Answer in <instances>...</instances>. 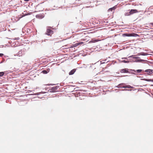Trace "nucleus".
I'll return each mask as SVG.
<instances>
[{"label": "nucleus", "mask_w": 153, "mask_h": 153, "mask_svg": "<svg viewBox=\"0 0 153 153\" xmlns=\"http://www.w3.org/2000/svg\"><path fill=\"white\" fill-rule=\"evenodd\" d=\"M51 27H48L46 32L45 33V34L48 35V36H50L53 33V31H52L51 29Z\"/></svg>", "instance_id": "1"}, {"label": "nucleus", "mask_w": 153, "mask_h": 153, "mask_svg": "<svg viewBox=\"0 0 153 153\" xmlns=\"http://www.w3.org/2000/svg\"><path fill=\"white\" fill-rule=\"evenodd\" d=\"M138 36V35L136 33H134L133 35H131V34H128V33H124L123 34V37L125 36Z\"/></svg>", "instance_id": "2"}, {"label": "nucleus", "mask_w": 153, "mask_h": 153, "mask_svg": "<svg viewBox=\"0 0 153 153\" xmlns=\"http://www.w3.org/2000/svg\"><path fill=\"white\" fill-rule=\"evenodd\" d=\"M44 16L43 14H40L36 15V18L41 19L43 18Z\"/></svg>", "instance_id": "3"}, {"label": "nucleus", "mask_w": 153, "mask_h": 153, "mask_svg": "<svg viewBox=\"0 0 153 153\" xmlns=\"http://www.w3.org/2000/svg\"><path fill=\"white\" fill-rule=\"evenodd\" d=\"M143 71L147 73V74L148 75L152 74L153 73V70L152 69H147Z\"/></svg>", "instance_id": "4"}, {"label": "nucleus", "mask_w": 153, "mask_h": 153, "mask_svg": "<svg viewBox=\"0 0 153 153\" xmlns=\"http://www.w3.org/2000/svg\"><path fill=\"white\" fill-rule=\"evenodd\" d=\"M129 12L131 14H132L134 13L138 12V11L136 9H131L130 10Z\"/></svg>", "instance_id": "5"}, {"label": "nucleus", "mask_w": 153, "mask_h": 153, "mask_svg": "<svg viewBox=\"0 0 153 153\" xmlns=\"http://www.w3.org/2000/svg\"><path fill=\"white\" fill-rule=\"evenodd\" d=\"M128 70V69L126 68L123 69L121 70L120 72L121 73H129Z\"/></svg>", "instance_id": "6"}, {"label": "nucleus", "mask_w": 153, "mask_h": 153, "mask_svg": "<svg viewBox=\"0 0 153 153\" xmlns=\"http://www.w3.org/2000/svg\"><path fill=\"white\" fill-rule=\"evenodd\" d=\"M59 86H56L55 87H53L52 88V91H53V92H55L56 91V90H57V89L59 88Z\"/></svg>", "instance_id": "7"}, {"label": "nucleus", "mask_w": 153, "mask_h": 153, "mask_svg": "<svg viewBox=\"0 0 153 153\" xmlns=\"http://www.w3.org/2000/svg\"><path fill=\"white\" fill-rule=\"evenodd\" d=\"M50 70V69L49 68H48L46 70H44L43 71H42V73L45 74H47L49 72Z\"/></svg>", "instance_id": "8"}, {"label": "nucleus", "mask_w": 153, "mask_h": 153, "mask_svg": "<svg viewBox=\"0 0 153 153\" xmlns=\"http://www.w3.org/2000/svg\"><path fill=\"white\" fill-rule=\"evenodd\" d=\"M76 71V69H74L72 70H71L69 73V75H71L74 74L75 72Z\"/></svg>", "instance_id": "9"}, {"label": "nucleus", "mask_w": 153, "mask_h": 153, "mask_svg": "<svg viewBox=\"0 0 153 153\" xmlns=\"http://www.w3.org/2000/svg\"><path fill=\"white\" fill-rule=\"evenodd\" d=\"M149 55V54H147V53L142 52L140 53H138V55H143V56H146Z\"/></svg>", "instance_id": "10"}, {"label": "nucleus", "mask_w": 153, "mask_h": 153, "mask_svg": "<svg viewBox=\"0 0 153 153\" xmlns=\"http://www.w3.org/2000/svg\"><path fill=\"white\" fill-rule=\"evenodd\" d=\"M131 71H133L134 72H137L138 73H140L141 71H143L141 69H138L137 70H131Z\"/></svg>", "instance_id": "11"}, {"label": "nucleus", "mask_w": 153, "mask_h": 153, "mask_svg": "<svg viewBox=\"0 0 153 153\" xmlns=\"http://www.w3.org/2000/svg\"><path fill=\"white\" fill-rule=\"evenodd\" d=\"M141 79L145 81L153 82V80L150 79Z\"/></svg>", "instance_id": "12"}, {"label": "nucleus", "mask_w": 153, "mask_h": 153, "mask_svg": "<svg viewBox=\"0 0 153 153\" xmlns=\"http://www.w3.org/2000/svg\"><path fill=\"white\" fill-rule=\"evenodd\" d=\"M124 84V83H121L119 84L117 86H115V87L117 88H122V87H123L122 85Z\"/></svg>", "instance_id": "13"}, {"label": "nucleus", "mask_w": 153, "mask_h": 153, "mask_svg": "<svg viewBox=\"0 0 153 153\" xmlns=\"http://www.w3.org/2000/svg\"><path fill=\"white\" fill-rule=\"evenodd\" d=\"M146 61V60L142 59H140L139 60H135V62H145Z\"/></svg>", "instance_id": "14"}, {"label": "nucleus", "mask_w": 153, "mask_h": 153, "mask_svg": "<svg viewBox=\"0 0 153 153\" xmlns=\"http://www.w3.org/2000/svg\"><path fill=\"white\" fill-rule=\"evenodd\" d=\"M122 88H133V87L130 85H127L126 86H123L122 87Z\"/></svg>", "instance_id": "15"}, {"label": "nucleus", "mask_w": 153, "mask_h": 153, "mask_svg": "<svg viewBox=\"0 0 153 153\" xmlns=\"http://www.w3.org/2000/svg\"><path fill=\"white\" fill-rule=\"evenodd\" d=\"M115 8H116L114 7H113L112 8H109L108 9V10H109V11H113V10H115Z\"/></svg>", "instance_id": "16"}, {"label": "nucleus", "mask_w": 153, "mask_h": 153, "mask_svg": "<svg viewBox=\"0 0 153 153\" xmlns=\"http://www.w3.org/2000/svg\"><path fill=\"white\" fill-rule=\"evenodd\" d=\"M22 14H23V15L22 16V17H24V16H27L28 15H29L30 14V13H25V14H24L23 13Z\"/></svg>", "instance_id": "17"}, {"label": "nucleus", "mask_w": 153, "mask_h": 153, "mask_svg": "<svg viewBox=\"0 0 153 153\" xmlns=\"http://www.w3.org/2000/svg\"><path fill=\"white\" fill-rule=\"evenodd\" d=\"M79 45V44L78 43H77L73 45V47H75Z\"/></svg>", "instance_id": "18"}, {"label": "nucleus", "mask_w": 153, "mask_h": 153, "mask_svg": "<svg viewBox=\"0 0 153 153\" xmlns=\"http://www.w3.org/2000/svg\"><path fill=\"white\" fill-rule=\"evenodd\" d=\"M130 15H131V14L130 13V12L126 13L125 14V16H129Z\"/></svg>", "instance_id": "19"}, {"label": "nucleus", "mask_w": 153, "mask_h": 153, "mask_svg": "<svg viewBox=\"0 0 153 153\" xmlns=\"http://www.w3.org/2000/svg\"><path fill=\"white\" fill-rule=\"evenodd\" d=\"M4 74V72H0V76H2Z\"/></svg>", "instance_id": "20"}, {"label": "nucleus", "mask_w": 153, "mask_h": 153, "mask_svg": "<svg viewBox=\"0 0 153 153\" xmlns=\"http://www.w3.org/2000/svg\"><path fill=\"white\" fill-rule=\"evenodd\" d=\"M22 53V52L21 51H19L17 55L19 56H20L21 55H20Z\"/></svg>", "instance_id": "21"}, {"label": "nucleus", "mask_w": 153, "mask_h": 153, "mask_svg": "<svg viewBox=\"0 0 153 153\" xmlns=\"http://www.w3.org/2000/svg\"><path fill=\"white\" fill-rule=\"evenodd\" d=\"M122 62H123L124 63H128L129 62V61H128L124 60L122 61Z\"/></svg>", "instance_id": "22"}, {"label": "nucleus", "mask_w": 153, "mask_h": 153, "mask_svg": "<svg viewBox=\"0 0 153 153\" xmlns=\"http://www.w3.org/2000/svg\"><path fill=\"white\" fill-rule=\"evenodd\" d=\"M48 91L50 92H53V91H52V88L48 90Z\"/></svg>", "instance_id": "23"}, {"label": "nucleus", "mask_w": 153, "mask_h": 153, "mask_svg": "<svg viewBox=\"0 0 153 153\" xmlns=\"http://www.w3.org/2000/svg\"><path fill=\"white\" fill-rule=\"evenodd\" d=\"M78 44H79V45H81L83 43V42H78Z\"/></svg>", "instance_id": "24"}, {"label": "nucleus", "mask_w": 153, "mask_h": 153, "mask_svg": "<svg viewBox=\"0 0 153 153\" xmlns=\"http://www.w3.org/2000/svg\"><path fill=\"white\" fill-rule=\"evenodd\" d=\"M4 54L3 53H0V57L2 56Z\"/></svg>", "instance_id": "25"}, {"label": "nucleus", "mask_w": 153, "mask_h": 153, "mask_svg": "<svg viewBox=\"0 0 153 153\" xmlns=\"http://www.w3.org/2000/svg\"><path fill=\"white\" fill-rule=\"evenodd\" d=\"M123 91H131V90H128L127 89H124Z\"/></svg>", "instance_id": "26"}, {"label": "nucleus", "mask_w": 153, "mask_h": 153, "mask_svg": "<svg viewBox=\"0 0 153 153\" xmlns=\"http://www.w3.org/2000/svg\"><path fill=\"white\" fill-rule=\"evenodd\" d=\"M134 58H135V59H137V58H139V57H134Z\"/></svg>", "instance_id": "27"}, {"label": "nucleus", "mask_w": 153, "mask_h": 153, "mask_svg": "<svg viewBox=\"0 0 153 153\" xmlns=\"http://www.w3.org/2000/svg\"><path fill=\"white\" fill-rule=\"evenodd\" d=\"M74 47H73V45L72 46H71L70 47V48H74Z\"/></svg>", "instance_id": "28"}, {"label": "nucleus", "mask_w": 153, "mask_h": 153, "mask_svg": "<svg viewBox=\"0 0 153 153\" xmlns=\"http://www.w3.org/2000/svg\"><path fill=\"white\" fill-rule=\"evenodd\" d=\"M94 41H90L89 42H93Z\"/></svg>", "instance_id": "29"}, {"label": "nucleus", "mask_w": 153, "mask_h": 153, "mask_svg": "<svg viewBox=\"0 0 153 153\" xmlns=\"http://www.w3.org/2000/svg\"><path fill=\"white\" fill-rule=\"evenodd\" d=\"M131 74H135L134 73H132Z\"/></svg>", "instance_id": "30"}, {"label": "nucleus", "mask_w": 153, "mask_h": 153, "mask_svg": "<svg viewBox=\"0 0 153 153\" xmlns=\"http://www.w3.org/2000/svg\"><path fill=\"white\" fill-rule=\"evenodd\" d=\"M24 1H29V0H24Z\"/></svg>", "instance_id": "31"}, {"label": "nucleus", "mask_w": 153, "mask_h": 153, "mask_svg": "<svg viewBox=\"0 0 153 153\" xmlns=\"http://www.w3.org/2000/svg\"><path fill=\"white\" fill-rule=\"evenodd\" d=\"M39 93H36V95H38L39 94Z\"/></svg>", "instance_id": "32"}, {"label": "nucleus", "mask_w": 153, "mask_h": 153, "mask_svg": "<svg viewBox=\"0 0 153 153\" xmlns=\"http://www.w3.org/2000/svg\"><path fill=\"white\" fill-rule=\"evenodd\" d=\"M122 59H126V58H122Z\"/></svg>", "instance_id": "33"}, {"label": "nucleus", "mask_w": 153, "mask_h": 153, "mask_svg": "<svg viewBox=\"0 0 153 153\" xmlns=\"http://www.w3.org/2000/svg\"><path fill=\"white\" fill-rule=\"evenodd\" d=\"M132 56H129V57H132Z\"/></svg>", "instance_id": "34"}, {"label": "nucleus", "mask_w": 153, "mask_h": 153, "mask_svg": "<svg viewBox=\"0 0 153 153\" xmlns=\"http://www.w3.org/2000/svg\"><path fill=\"white\" fill-rule=\"evenodd\" d=\"M105 63V62H102V64H103V63Z\"/></svg>", "instance_id": "35"}]
</instances>
